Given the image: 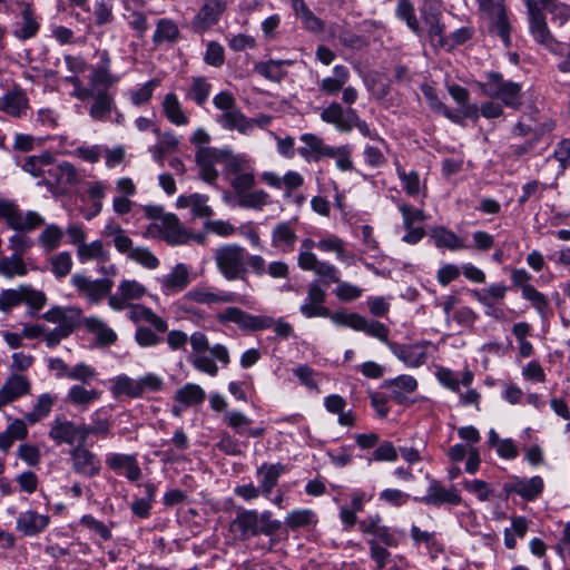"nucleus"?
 I'll use <instances>...</instances> for the list:
<instances>
[{
	"mask_svg": "<svg viewBox=\"0 0 570 570\" xmlns=\"http://www.w3.org/2000/svg\"><path fill=\"white\" fill-rule=\"evenodd\" d=\"M216 320L219 324H236L242 331H264L273 327L275 334L285 340L293 334V326L283 318L275 321L267 315H253L239 307L229 306L217 313Z\"/></svg>",
	"mask_w": 570,
	"mask_h": 570,
	"instance_id": "1",
	"label": "nucleus"
},
{
	"mask_svg": "<svg viewBox=\"0 0 570 570\" xmlns=\"http://www.w3.org/2000/svg\"><path fill=\"white\" fill-rule=\"evenodd\" d=\"M321 119L330 125H333L340 132H351L356 128L360 134L371 140L376 141L381 146L386 147V141L380 136L377 130L372 129L368 124L361 119L357 111L353 108H343L336 101L331 102L321 112Z\"/></svg>",
	"mask_w": 570,
	"mask_h": 570,
	"instance_id": "2",
	"label": "nucleus"
},
{
	"mask_svg": "<svg viewBox=\"0 0 570 570\" xmlns=\"http://www.w3.org/2000/svg\"><path fill=\"white\" fill-rule=\"evenodd\" d=\"M245 259L246 248L237 244L220 246L214 253L216 267L228 282L243 279L245 277L247 274Z\"/></svg>",
	"mask_w": 570,
	"mask_h": 570,
	"instance_id": "3",
	"label": "nucleus"
},
{
	"mask_svg": "<svg viewBox=\"0 0 570 570\" xmlns=\"http://www.w3.org/2000/svg\"><path fill=\"white\" fill-rule=\"evenodd\" d=\"M235 154L229 148L199 147L195 154V161L199 169V177L207 184H216L219 173L216 165H223L224 173L228 170L229 161Z\"/></svg>",
	"mask_w": 570,
	"mask_h": 570,
	"instance_id": "4",
	"label": "nucleus"
},
{
	"mask_svg": "<svg viewBox=\"0 0 570 570\" xmlns=\"http://www.w3.org/2000/svg\"><path fill=\"white\" fill-rule=\"evenodd\" d=\"M262 179L272 188L283 190L284 202L302 207L306 203V195L299 191L305 183L304 176L296 170H287L283 176L274 171H265Z\"/></svg>",
	"mask_w": 570,
	"mask_h": 570,
	"instance_id": "5",
	"label": "nucleus"
},
{
	"mask_svg": "<svg viewBox=\"0 0 570 570\" xmlns=\"http://www.w3.org/2000/svg\"><path fill=\"white\" fill-rule=\"evenodd\" d=\"M46 303V294L29 284H21L16 288L0 292V312L2 313H8L21 304H26L30 309L38 312Z\"/></svg>",
	"mask_w": 570,
	"mask_h": 570,
	"instance_id": "6",
	"label": "nucleus"
},
{
	"mask_svg": "<svg viewBox=\"0 0 570 570\" xmlns=\"http://www.w3.org/2000/svg\"><path fill=\"white\" fill-rule=\"evenodd\" d=\"M0 220L18 232H33L45 224V218L38 212H22L16 202L3 198H0Z\"/></svg>",
	"mask_w": 570,
	"mask_h": 570,
	"instance_id": "7",
	"label": "nucleus"
},
{
	"mask_svg": "<svg viewBox=\"0 0 570 570\" xmlns=\"http://www.w3.org/2000/svg\"><path fill=\"white\" fill-rule=\"evenodd\" d=\"M245 296L233 291L220 289L213 285L198 284L191 287L181 297L183 303L194 302L202 305H220V304H245Z\"/></svg>",
	"mask_w": 570,
	"mask_h": 570,
	"instance_id": "8",
	"label": "nucleus"
},
{
	"mask_svg": "<svg viewBox=\"0 0 570 570\" xmlns=\"http://www.w3.org/2000/svg\"><path fill=\"white\" fill-rule=\"evenodd\" d=\"M393 203L402 216V225L405 229L402 240L410 245L417 244L425 236L422 224L425 222L426 215L423 207H414L400 198H393Z\"/></svg>",
	"mask_w": 570,
	"mask_h": 570,
	"instance_id": "9",
	"label": "nucleus"
},
{
	"mask_svg": "<svg viewBox=\"0 0 570 570\" xmlns=\"http://www.w3.org/2000/svg\"><path fill=\"white\" fill-rule=\"evenodd\" d=\"M146 234L154 238H160L171 246L186 244L190 238L189 232L171 213H167L158 223H150Z\"/></svg>",
	"mask_w": 570,
	"mask_h": 570,
	"instance_id": "10",
	"label": "nucleus"
},
{
	"mask_svg": "<svg viewBox=\"0 0 570 570\" xmlns=\"http://www.w3.org/2000/svg\"><path fill=\"white\" fill-rule=\"evenodd\" d=\"M86 432V423L76 424L63 416H57L50 424L49 438L58 445H73L76 442L81 445L88 440Z\"/></svg>",
	"mask_w": 570,
	"mask_h": 570,
	"instance_id": "11",
	"label": "nucleus"
},
{
	"mask_svg": "<svg viewBox=\"0 0 570 570\" xmlns=\"http://www.w3.org/2000/svg\"><path fill=\"white\" fill-rule=\"evenodd\" d=\"M89 116L92 120L100 122L110 121L119 126L125 122V116L118 109L114 96L106 89L97 91L94 96Z\"/></svg>",
	"mask_w": 570,
	"mask_h": 570,
	"instance_id": "12",
	"label": "nucleus"
},
{
	"mask_svg": "<svg viewBox=\"0 0 570 570\" xmlns=\"http://www.w3.org/2000/svg\"><path fill=\"white\" fill-rule=\"evenodd\" d=\"M226 176L229 177V184L235 191V198L248 191L255 185L254 168L250 163L240 155H235L229 161Z\"/></svg>",
	"mask_w": 570,
	"mask_h": 570,
	"instance_id": "13",
	"label": "nucleus"
},
{
	"mask_svg": "<svg viewBox=\"0 0 570 570\" xmlns=\"http://www.w3.org/2000/svg\"><path fill=\"white\" fill-rule=\"evenodd\" d=\"M544 490V481L540 475L532 478H521L518 475L509 476L503 484V491L509 498L519 495L527 502L535 501Z\"/></svg>",
	"mask_w": 570,
	"mask_h": 570,
	"instance_id": "14",
	"label": "nucleus"
},
{
	"mask_svg": "<svg viewBox=\"0 0 570 570\" xmlns=\"http://www.w3.org/2000/svg\"><path fill=\"white\" fill-rule=\"evenodd\" d=\"M71 284L79 295L86 297L91 304L99 303L111 295L114 282L109 278L91 279L81 274L71 277Z\"/></svg>",
	"mask_w": 570,
	"mask_h": 570,
	"instance_id": "15",
	"label": "nucleus"
},
{
	"mask_svg": "<svg viewBox=\"0 0 570 570\" xmlns=\"http://www.w3.org/2000/svg\"><path fill=\"white\" fill-rule=\"evenodd\" d=\"M298 217L276 223L271 232V246L283 254H291L296 248Z\"/></svg>",
	"mask_w": 570,
	"mask_h": 570,
	"instance_id": "16",
	"label": "nucleus"
},
{
	"mask_svg": "<svg viewBox=\"0 0 570 570\" xmlns=\"http://www.w3.org/2000/svg\"><path fill=\"white\" fill-rule=\"evenodd\" d=\"M32 383L22 373H10L0 387V411L31 393Z\"/></svg>",
	"mask_w": 570,
	"mask_h": 570,
	"instance_id": "17",
	"label": "nucleus"
},
{
	"mask_svg": "<svg viewBox=\"0 0 570 570\" xmlns=\"http://www.w3.org/2000/svg\"><path fill=\"white\" fill-rule=\"evenodd\" d=\"M432 346L430 341H420L411 344L390 343L392 353L402 361L405 366L416 368L428 361V350Z\"/></svg>",
	"mask_w": 570,
	"mask_h": 570,
	"instance_id": "18",
	"label": "nucleus"
},
{
	"mask_svg": "<svg viewBox=\"0 0 570 570\" xmlns=\"http://www.w3.org/2000/svg\"><path fill=\"white\" fill-rule=\"evenodd\" d=\"M72 471L85 478H95L101 471V461L96 453L81 445L73 446L70 452Z\"/></svg>",
	"mask_w": 570,
	"mask_h": 570,
	"instance_id": "19",
	"label": "nucleus"
},
{
	"mask_svg": "<svg viewBox=\"0 0 570 570\" xmlns=\"http://www.w3.org/2000/svg\"><path fill=\"white\" fill-rule=\"evenodd\" d=\"M147 293L146 287L135 279H122L115 294H111L108 299V305L116 312H121L130 305L131 301L142 298Z\"/></svg>",
	"mask_w": 570,
	"mask_h": 570,
	"instance_id": "20",
	"label": "nucleus"
},
{
	"mask_svg": "<svg viewBox=\"0 0 570 570\" xmlns=\"http://www.w3.org/2000/svg\"><path fill=\"white\" fill-rule=\"evenodd\" d=\"M110 189V184L107 180H89L85 183V190L81 196L83 203L89 205L85 212L83 217L90 220L98 216L104 207V200L106 199Z\"/></svg>",
	"mask_w": 570,
	"mask_h": 570,
	"instance_id": "21",
	"label": "nucleus"
},
{
	"mask_svg": "<svg viewBox=\"0 0 570 570\" xmlns=\"http://www.w3.org/2000/svg\"><path fill=\"white\" fill-rule=\"evenodd\" d=\"M326 292L317 282L307 286L306 297L299 306L301 314L306 318L327 317L330 308L325 306Z\"/></svg>",
	"mask_w": 570,
	"mask_h": 570,
	"instance_id": "22",
	"label": "nucleus"
},
{
	"mask_svg": "<svg viewBox=\"0 0 570 570\" xmlns=\"http://www.w3.org/2000/svg\"><path fill=\"white\" fill-rule=\"evenodd\" d=\"M95 58L97 61L91 66L89 75L91 87L102 86L107 89L118 82L119 77L111 72V57L109 52L106 49L97 50Z\"/></svg>",
	"mask_w": 570,
	"mask_h": 570,
	"instance_id": "23",
	"label": "nucleus"
},
{
	"mask_svg": "<svg viewBox=\"0 0 570 570\" xmlns=\"http://www.w3.org/2000/svg\"><path fill=\"white\" fill-rule=\"evenodd\" d=\"M226 8L227 0H206L193 19L194 30L204 32L217 24Z\"/></svg>",
	"mask_w": 570,
	"mask_h": 570,
	"instance_id": "24",
	"label": "nucleus"
},
{
	"mask_svg": "<svg viewBox=\"0 0 570 570\" xmlns=\"http://www.w3.org/2000/svg\"><path fill=\"white\" fill-rule=\"evenodd\" d=\"M105 462L111 471L125 475L130 482H137L141 479L142 472L136 454L112 452L106 454Z\"/></svg>",
	"mask_w": 570,
	"mask_h": 570,
	"instance_id": "25",
	"label": "nucleus"
},
{
	"mask_svg": "<svg viewBox=\"0 0 570 570\" xmlns=\"http://www.w3.org/2000/svg\"><path fill=\"white\" fill-rule=\"evenodd\" d=\"M529 16L530 32L533 39L541 45L551 46L552 35L548 28L542 8L538 6V0H525Z\"/></svg>",
	"mask_w": 570,
	"mask_h": 570,
	"instance_id": "26",
	"label": "nucleus"
},
{
	"mask_svg": "<svg viewBox=\"0 0 570 570\" xmlns=\"http://www.w3.org/2000/svg\"><path fill=\"white\" fill-rule=\"evenodd\" d=\"M160 291L166 296L183 292L190 283L189 268L183 264H176L170 273L157 277Z\"/></svg>",
	"mask_w": 570,
	"mask_h": 570,
	"instance_id": "27",
	"label": "nucleus"
},
{
	"mask_svg": "<svg viewBox=\"0 0 570 570\" xmlns=\"http://www.w3.org/2000/svg\"><path fill=\"white\" fill-rule=\"evenodd\" d=\"M395 171L403 191L423 205L428 195L426 181L421 180L420 174L416 170L406 171L399 164H396Z\"/></svg>",
	"mask_w": 570,
	"mask_h": 570,
	"instance_id": "28",
	"label": "nucleus"
},
{
	"mask_svg": "<svg viewBox=\"0 0 570 570\" xmlns=\"http://www.w3.org/2000/svg\"><path fill=\"white\" fill-rule=\"evenodd\" d=\"M373 499V493L356 489L351 493L350 505L340 507V520L345 530H352L357 523V513L364 511L365 503Z\"/></svg>",
	"mask_w": 570,
	"mask_h": 570,
	"instance_id": "29",
	"label": "nucleus"
},
{
	"mask_svg": "<svg viewBox=\"0 0 570 570\" xmlns=\"http://www.w3.org/2000/svg\"><path fill=\"white\" fill-rule=\"evenodd\" d=\"M421 502L432 505L452 504L461 502V495L454 487H444L439 481L432 479L426 489V494L420 499Z\"/></svg>",
	"mask_w": 570,
	"mask_h": 570,
	"instance_id": "30",
	"label": "nucleus"
},
{
	"mask_svg": "<svg viewBox=\"0 0 570 570\" xmlns=\"http://www.w3.org/2000/svg\"><path fill=\"white\" fill-rule=\"evenodd\" d=\"M49 523V514H41L35 510H27L18 515L16 529L24 537H37L48 528Z\"/></svg>",
	"mask_w": 570,
	"mask_h": 570,
	"instance_id": "31",
	"label": "nucleus"
},
{
	"mask_svg": "<svg viewBox=\"0 0 570 570\" xmlns=\"http://www.w3.org/2000/svg\"><path fill=\"white\" fill-rule=\"evenodd\" d=\"M101 391L88 389L83 384H72L65 396V402L80 411H87L94 403L100 400Z\"/></svg>",
	"mask_w": 570,
	"mask_h": 570,
	"instance_id": "32",
	"label": "nucleus"
},
{
	"mask_svg": "<svg viewBox=\"0 0 570 570\" xmlns=\"http://www.w3.org/2000/svg\"><path fill=\"white\" fill-rule=\"evenodd\" d=\"M29 100L22 89L16 87L0 98V110L16 118L26 116Z\"/></svg>",
	"mask_w": 570,
	"mask_h": 570,
	"instance_id": "33",
	"label": "nucleus"
},
{
	"mask_svg": "<svg viewBox=\"0 0 570 570\" xmlns=\"http://www.w3.org/2000/svg\"><path fill=\"white\" fill-rule=\"evenodd\" d=\"M112 426L111 406H101L90 414V424H86V436L90 435L106 439L110 435Z\"/></svg>",
	"mask_w": 570,
	"mask_h": 570,
	"instance_id": "34",
	"label": "nucleus"
},
{
	"mask_svg": "<svg viewBox=\"0 0 570 570\" xmlns=\"http://www.w3.org/2000/svg\"><path fill=\"white\" fill-rule=\"evenodd\" d=\"M80 183V175L77 168L69 161L55 164L52 161L47 177V186H73Z\"/></svg>",
	"mask_w": 570,
	"mask_h": 570,
	"instance_id": "35",
	"label": "nucleus"
},
{
	"mask_svg": "<svg viewBox=\"0 0 570 570\" xmlns=\"http://www.w3.org/2000/svg\"><path fill=\"white\" fill-rule=\"evenodd\" d=\"M127 317L132 323L146 322L150 324L156 332L165 333L168 330V324L165 318L157 315L151 308L141 304H130L127 306Z\"/></svg>",
	"mask_w": 570,
	"mask_h": 570,
	"instance_id": "36",
	"label": "nucleus"
},
{
	"mask_svg": "<svg viewBox=\"0 0 570 570\" xmlns=\"http://www.w3.org/2000/svg\"><path fill=\"white\" fill-rule=\"evenodd\" d=\"M299 140L303 145L297 148V153L305 161H318L326 156L330 146L325 145L321 137L305 132L301 135Z\"/></svg>",
	"mask_w": 570,
	"mask_h": 570,
	"instance_id": "37",
	"label": "nucleus"
},
{
	"mask_svg": "<svg viewBox=\"0 0 570 570\" xmlns=\"http://www.w3.org/2000/svg\"><path fill=\"white\" fill-rule=\"evenodd\" d=\"M286 472V466L282 463L262 464L256 470V476L259 481V489L265 498H269L273 489L277 485L278 479Z\"/></svg>",
	"mask_w": 570,
	"mask_h": 570,
	"instance_id": "38",
	"label": "nucleus"
},
{
	"mask_svg": "<svg viewBox=\"0 0 570 570\" xmlns=\"http://www.w3.org/2000/svg\"><path fill=\"white\" fill-rule=\"evenodd\" d=\"M216 122L225 130H236L245 136L250 135L249 118L238 107L217 115Z\"/></svg>",
	"mask_w": 570,
	"mask_h": 570,
	"instance_id": "39",
	"label": "nucleus"
},
{
	"mask_svg": "<svg viewBox=\"0 0 570 570\" xmlns=\"http://www.w3.org/2000/svg\"><path fill=\"white\" fill-rule=\"evenodd\" d=\"M30 269H36V267L31 263L29 264L24 256L11 254L0 257V275L4 278L24 277Z\"/></svg>",
	"mask_w": 570,
	"mask_h": 570,
	"instance_id": "40",
	"label": "nucleus"
},
{
	"mask_svg": "<svg viewBox=\"0 0 570 570\" xmlns=\"http://www.w3.org/2000/svg\"><path fill=\"white\" fill-rule=\"evenodd\" d=\"M208 196L203 194L180 195L176 205L178 208H190L193 217L209 218L214 215L212 207L207 204Z\"/></svg>",
	"mask_w": 570,
	"mask_h": 570,
	"instance_id": "41",
	"label": "nucleus"
},
{
	"mask_svg": "<svg viewBox=\"0 0 570 570\" xmlns=\"http://www.w3.org/2000/svg\"><path fill=\"white\" fill-rule=\"evenodd\" d=\"M317 249L322 253L335 254L336 258L347 265L354 262V256L347 254L345 249V242L336 234L325 233L317 240Z\"/></svg>",
	"mask_w": 570,
	"mask_h": 570,
	"instance_id": "42",
	"label": "nucleus"
},
{
	"mask_svg": "<svg viewBox=\"0 0 570 570\" xmlns=\"http://www.w3.org/2000/svg\"><path fill=\"white\" fill-rule=\"evenodd\" d=\"M86 330L95 336L98 346H110L116 343L117 333L99 317H87L83 322Z\"/></svg>",
	"mask_w": 570,
	"mask_h": 570,
	"instance_id": "43",
	"label": "nucleus"
},
{
	"mask_svg": "<svg viewBox=\"0 0 570 570\" xmlns=\"http://www.w3.org/2000/svg\"><path fill=\"white\" fill-rule=\"evenodd\" d=\"M436 379L443 387H445L454 393H460V389L462 386L463 387L471 386L474 375L470 370H465L462 373L461 377H459L458 374L455 372H453L452 370H450L448 367H440L436 371Z\"/></svg>",
	"mask_w": 570,
	"mask_h": 570,
	"instance_id": "44",
	"label": "nucleus"
},
{
	"mask_svg": "<svg viewBox=\"0 0 570 570\" xmlns=\"http://www.w3.org/2000/svg\"><path fill=\"white\" fill-rule=\"evenodd\" d=\"M161 109L165 118L177 127L187 126L189 117L185 114L183 106L175 92L165 95L161 101Z\"/></svg>",
	"mask_w": 570,
	"mask_h": 570,
	"instance_id": "45",
	"label": "nucleus"
},
{
	"mask_svg": "<svg viewBox=\"0 0 570 570\" xmlns=\"http://www.w3.org/2000/svg\"><path fill=\"white\" fill-rule=\"evenodd\" d=\"M456 298L449 296L443 303V312L449 323L455 322L461 327H469L474 323L475 315L468 306L454 307Z\"/></svg>",
	"mask_w": 570,
	"mask_h": 570,
	"instance_id": "46",
	"label": "nucleus"
},
{
	"mask_svg": "<svg viewBox=\"0 0 570 570\" xmlns=\"http://www.w3.org/2000/svg\"><path fill=\"white\" fill-rule=\"evenodd\" d=\"M291 6L295 16L301 20L307 31L313 33L324 31L325 26L323 20L314 14L304 0H291Z\"/></svg>",
	"mask_w": 570,
	"mask_h": 570,
	"instance_id": "47",
	"label": "nucleus"
},
{
	"mask_svg": "<svg viewBox=\"0 0 570 570\" xmlns=\"http://www.w3.org/2000/svg\"><path fill=\"white\" fill-rule=\"evenodd\" d=\"M52 160V156L48 153L40 156H29L24 159L22 169L36 178H41L40 184L47 185Z\"/></svg>",
	"mask_w": 570,
	"mask_h": 570,
	"instance_id": "48",
	"label": "nucleus"
},
{
	"mask_svg": "<svg viewBox=\"0 0 570 570\" xmlns=\"http://www.w3.org/2000/svg\"><path fill=\"white\" fill-rule=\"evenodd\" d=\"M333 76L325 77L320 82V90L327 96L336 95L350 80V70L343 65H336L332 69Z\"/></svg>",
	"mask_w": 570,
	"mask_h": 570,
	"instance_id": "49",
	"label": "nucleus"
},
{
	"mask_svg": "<svg viewBox=\"0 0 570 570\" xmlns=\"http://www.w3.org/2000/svg\"><path fill=\"white\" fill-rule=\"evenodd\" d=\"M206 399L205 390L196 383H186L174 394V402L187 407L198 406Z\"/></svg>",
	"mask_w": 570,
	"mask_h": 570,
	"instance_id": "50",
	"label": "nucleus"
},
{
	"mask_svg": "<svg viewBox=\"0 0 570 570\" xmlns=\"http://www.w3.org/2000/svg\"><path fill=\"white\" fill-rule=\"evenodd\" d=\"M55 403L56 396L50 393H42L38 395L31 411L24 414L26 422H28L29 425H35L36 423L45 420L50 415Z\"/></svg>",
	"mask_w": 570,
	"mask_h": 570,
	"instance_id": "51",
	"label": "nucleus"
},
{
	"mask_svg": "<svg viewBox=\"0 0 570 570\" xmlns=\"http://www.w3.org/2000/svg\"><path fill=\"white\" fill-rule=\"evenodd\" d=\"M421 91L433 111L442 114L445 118H448L454 124L462 125V119L460 115L452 111L442 102L434 87L424 82L421 85Z\"/></svg>",
	"mask_w": 570,
	"mask_h": 570,
	"instance_id": "52",
	"label": "nucleus"
},
{
	"mask_svg": "<svg viewBox=\"0 0 570 570\" xmlns=\"http://www.w3.org/2000/svg\"><path fill=\"white\" fill-rule=\"evenodd\" d=\"M449 95L452 99L460 106V109L456 114L460 115L462 121L466 118H478L479 110L475 105H470V94L466 88L452 85L448 87Z\"/></svg>",
	"mask_w": 570,
	"mask_h": 570,
	"instance_id": "53",
	"label": "nucleus"
},
{
	"mask_svg": "<svg viewBox=\"0 0 570 570\" xmlns=\"http://www.w3.org/2000/svg\"><path fill=\"white\" fill-rule=\"evenodd\" d=\"M40 24L33 10L29 7L21 11V20L17 22L13 35L20 40L33 38L39 31Z\"/></svg>",
	"mask_w": 570,
	"mask_h": 570,
	"instance_id": "54",
	"label": "nucleus"
},
{
	"mask_svg": "<svg viewBox=\"0 0 570 570\" xmlns=\"http://www.w3.org/2000/svg\"><path fill=\"white\" fill-rule=\"evenodd\" d=\"M179 38V28L177 23L169 18H161L156 23L153 35V42L156 46L163 43H174Z\"/></svg>",
	"mask_w": 570,
	"mask_h": 570,
	"instance_id": "55",
	"label": "nucleus"
},
{
	"mask_svg": "<svg viewBox=\"0 0 570 570\" xmlns=\"http://www.w3.org/2000/svg\"><path fill=\"white\" fill-rule=\"evenodd\" d=\"M523 104L522 85L517 81L503 80L501 78V105L519 109Z\"/></svg>",
	"mask_w": 570,
	"mask_h": 570,
	"instance_id": "56",
	"label": "nucleus"
},
{
	"mask_svg": "<svg viewBox=\"0 0 570 570\" xmlns=\"http://www.w3.org/2000/svg\"><path fill=\"white\" fill-rule=\"evenodd\" d=\"M304 272H313L318 276L326 285L330 283H340L341 272L332 263L315 258V262L309 263L308 267L302 268Z\"/></svg>",
	"mask_w": 570,
	"mask_h": 570,
	"instance_id": "57",
	"label": "nucleus"
},
{
	"mask_svg": "<svg viewBox=\"0 0 570 570\" xmlns=\"http://www.w3.org/2000/svg\"><path fill=\"white\" fill-rule=\"evenodd\" d=\"M234 525L243 535H256L261 532L258 512L256 510H242L237 513Z\"/></svg>",
	"mask_w": 570,
	"mask_h": 570,
	"instance_id": "58",
	"label": "nucleus"
},
{
	"mask_svg": "<svg viewBox=\"0 0 570 570\" xmlns=\"http://www.w3.org/2000/svg\"><path fill=\"white\" fill-rule=\"evenodd\" d=\"M77 257L81 264L92 261L105 262L108 257V252L105 249L104 243L96 239L88 244H79L77 248Z\"/></svg>",
	"mask_w": 570,
	"mask_h": 570,
	"instance_id": "59",
	"label": "nucleus"
},
{
	"mask_svg": "<svg viewBox=\"0 0 570 570\" xmlns=\"http://www.w3.org/2000/svg\"><path fill=\"white\" fill-rule=\"evenodd\" d=\"M122 3L125 10L124 18L126 19L129 28L135 32L137 37H144L149 27L147 16L144 12L132 8L129 0H124Z\"/></svg>",
	"mask_w": 570,
	"mask_h": 570,
	"instance_id": "60",
	"label": "nucleus"
},
{
	"mask_svg": "<svg viewBox=\"0 0 570 570\" xmlns=\"http://www.w3.org/2000/svg\"><path fill=\"white\" fill-rule=\"evenodd\" d=\"M431 238L438 248L456 250L465 248L464 242L452 230L444 227H435L431 232Z\"/></svg>",
	"mask_w": 570,
	"mask_h": 570,
	"instance_id": "61",
	"label": "nucleus"
},
{
	"mask_svg": "<svg viewBox=\"0 0 570 570\" xmlns=\"http://www.w3.org/2000/svg\"><path fill=\"white\" fill-rule=\"evenodd\" d=\"M213 85L205 77H194L186 94V99L194 101L197 106H204L212 92Z\"/></svg>",
	"mask_w": 570,
	"mask_h": 570,
	"instance_id": "62",
	"label": "nucleus"
},
{
	"mask_svg": "<svg viewBox=\"0 0 570 570\" xmlns=\"http://www.w3.org/2000/svg\"><path fill=\"white\" fill-rule=\"evenodd\" d=\"M62 238L63 230L58 225L50 224L38 235L37 242L46 253H51L61 245Z\"/></svg>",
	"mask_w": 570,
	"mask_h": 570,
	"instance_id": "63",
	"label": "nucleus"
},
{
	"mask_svg": "<svg viewBox=\"0 0 570 570\" xmlns=\"http://www.w3.org/2000/svg\"><path fill=\"white\" fill-rule=\"evenodd\" d=\"M521 297L529 302L532 308L540 315L541 318L546 320L551 314L550 301L543 293L539 292L534 286L525 288V292L521 294Z\"/></svg>",
	"mask_w": 570,
	"mask_h": 570,
	"instance_id": "64",
	"label": "nucleus"
}]
</instances>
